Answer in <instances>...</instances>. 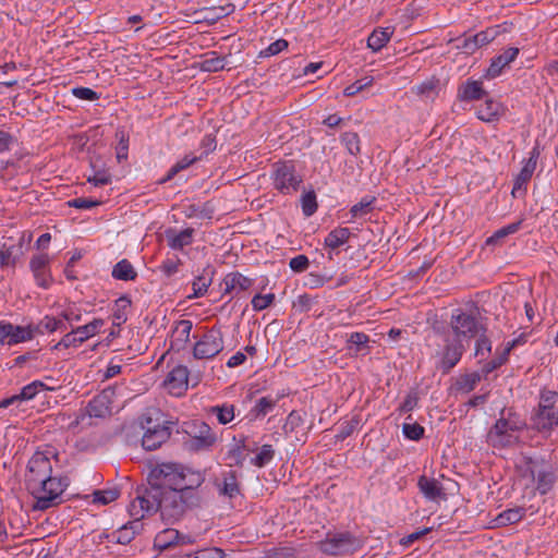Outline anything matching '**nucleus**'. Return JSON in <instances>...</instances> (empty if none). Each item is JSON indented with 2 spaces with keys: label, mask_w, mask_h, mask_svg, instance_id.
Segmentation results:
<instances>
[{
  "label": "nucleus",
  "mask_w": 558,
  "mask_h": 558,
  "mask_svg": "<svg viewBox=\"0 0 558 558\" xmlns=\"http://www.w3.org/2000/svg\"><path fill=\"white\" fill-rule=\"evenodd\" d=\"M198 504L195 489L163 490L144 488L136 492L129 506L130 515L138 521L160 511L163 521L172 523L182 518L185 511Z\"/></svg>",
  "instance_id": "obj_1"
},
{
  "label": "nucleus",
  "mask_w": 558,
  "mask_h": 558,
  "mask_svg": "<svg viewBox=\"0 0 558 558\" xmlns=\"http://www.w3.org/2000/svg\"><path fill=\"white\" fill-rule=\"evenodd\" d=\"M202 476L181 463L165 461L150 465L149 488L163 490L195 489L202 484Z\"/></svg>",
  "instance_id": "obj_2"
},
{
  "label": "nucleus",
  "mask_w": 558,
  "mask_h": 558,
  "mask_svg": "<svg viewBox=\"0 0 558 558\" xmlns=\"http://www.w3.org/2000/svg\"><path fill=\"white\" fill-rule=\"evenodd\" d=\"M141 428L144 430L142 446L145 450H156L166 442L170 435V426L157 409H148L140 418Z\"/></svg>",
  "instance_id": "obj_3"
},
{
  "label": "nucleus",
  "mask_w": 558,
  "mask_h": 558,
  "mask_svg": "<svg viewBox=\"0 0 558 558\" xmlns=\"http://www.w3.org/2000/svg\"><path fill=\"white\" fill-rule=\"evenodd\" d=\"M525 426L524 422L514 413L505 410L501 416L487 433V442L494 448H507L515 445L519 440L518 433Z\"/></svg>",
  "instance_id": "obj_4"
},
{
  "label": "nucleus",
  "mask_w": 558,
  "mask_h": 558,
  "mask_svg": "<svg viewBox=\"0 0 558 558\" xmlns=\"http://www.w3.org/2000/svg\"><path fill=\"white\" fill-rule=\"evenodd\" d=\"M37 486H32L29 492L35 498L34 510H47L61 502V495L69 486L68 478L52 476L39 481Z\"/></svg>",
  "instance_id": "obj_5"
},
{
  "label": "nucleus",
  "mask_w": 558,
  "mask_h": 558,
  "mask_svg": "<svg viewBox=\"0 0 558 558\" xmlns=\"http://www.w3.org/2000/svg\"><path fill=\"white\" fill-rule=\"evenodd\" d=\"M449 326L452 332V338L470 344V341L476 338L482 331H485L484 326L481 324L476 310L465 311L463 308H456L450 316Z\"/></svg>",
  "instance_id": "obj_6"
},
{
  "label": "nucleus",
  "mask_w": 558,
  "mask_h": 558,
  "mask_svg": "<svg viewBox=\"0 0 558 558\" xmlns=\"http://www.w3.org/2000/svg\"><path fill=\"white\" fill-rule=\"evenodd\" d=\"M533 421L538 430H550L558 425V392L546 390L541 393Z\"/></svg>",
  "instance_id": "obj_7"
},
{
  "label": "nucleus",
  "mask_w": 558,
  "mask_h": 558,
  "mask_svg": "<svg viewBox=\"0 0 558 558\" xmlns=\"http://www.w3.org/2000/svg\"><path fill=\"white\" fill-rule=\"evenodd\" d=\"M57 454L54 449L47 448L36 451L28 461L26 483L28 489L37 486L44 478L52 474V460L56 461Z\"/></svg>",
  "instance_id": "obj_8"
},
{
  "label": "nucleus",
  "mask_w": 558,
  "mask_h": 558,
  "mask_svg": "<svg viewBox=\"0 0 558 558\" xmlns=\"http://www.w3.org/2000/svg\"><path fill=\"white\" fill-rule=\"evenodd\" d=\"M271 180L274 187L283 195L295 193L302 183V177L296 173L294 165L290 161L276 163Z\"/></svg>",
  "instance_id": "obj_9"
},
{
  "label": "nucleus",
  "mask_w": 558,
  "mask_h": 558,
  "mask_svg": "<svg viewBox=\"0 0 558 558\" xmlns=\"http://www.w3.org/2000/svg\"><path fill=\"white\" fill-rule=\"evenodd\" d=\"M360 541L349 532L327 534L326 538L318 543L322 553L338 556L353 553L360 548Z\"/></svg>",
  "instance_id": "obj_10"
},
{
  "label": "nucleus",
  "mask_w": 558,
  "mask_h": 558,
  "mask_svg": "<svg viewBox=\"0 0 558 558\" xmlns=\"http://www.w3.org/2000/svg\"><path fill=\"white\" fill-rule=\"evenodd\" d=\"M105 322L101 318H95L90 323L73 328L70 332H66L62 339L57 342L51 350L77 348L89 338L94 337L99 332Z\"/></svg>",
  "instance_id": "obj_11"
},
{
  "label": "nucleus",
  "mask_w": 558,
  "mask_h": 558,
  "mask_svg": "<svg viewBox=\"0 0 558 558\" xmlns=\"http://www.w3.org/2000/svg\"><path fill=\"white\" fill-rule=\"evenodd\" d=\"M524 464V475H530L535 482L536 490L541 495H546L551 490L556 482V474L551 468L538 464L531 458L522 457Z\"/></svg>",
  "instance_id": "obj_12"
},
{
  "label": "nucleus",
  "mask_w": 558,
  "mask_h": 558,
  "mask_svg": "<svg viewBox=\"0 0 558 558\" xmlns=\"http://www.w3.org/2000/svg\"><path fill=\"white\" fill-rule=\"evenodd\" d=\"M223 337L219 328H210L194 344L193 356L197 360H209L223 350Z\"/></svg>",
  "instance_id": "obj_13"
},
{
  "label": "nucleus",
  "mask_w": 558,
  "mask_h": 558,
  "mask_svg": "<svg viewBox=\"0 0 558 558\" xmlns=\"http://www.w3.org/2000/svg\"><path fill=\"white\" fill-rule=\"evenodd\" d=\"M189 435L191 436L190 447L194 450L209 449L217 441L213 428L205 422H193L190 425Z\"/></svg>",
  "instance_id": "obj_14"
},
{
  "label": "nucleus",
  "mask_w": 558,
  "mask_h": 558,
  "mask_svg": "<svg viewBox=\"0 0 558 558\" xmlns=\"http://www.w3.org/2000/svg\"><path fill=\"white\" fill-rule=\"evenodd\" d=\"M50 262L51 259L47 253L33 255L29 260V269L34 280L43 289H48L53 282L50 272Z\"/></svg>",
  "instance_id": "obj_15"
},
{
  "label": "nucleus",
  "mask_w": 558,
  "mask_h": 558,
  "mask_svg": "<svg viewBox=\"0 0 558 558\" xmlns=\"http://www.w3.org/2000/svg\"><path fill=\"white\" fill-rule=\"evenodd\" d=\"M468 347L469 344L459 339L447 338L438 366L441 372L445 374L449 373L460 362Z\"/></svg>",
  "instance_id": "obj_16"
},
{
  "label": "nucleus",
  "mask_w": 558,
  "mask_h": 558,
  "mask_svg": "<svg viewBox=\"0 0 558 558\" xmlns=\"http://www.w3.org/2000/svg\"><path fill=\"white\" fill-rule=\"evenodd\" d=\"M500 33V25L487 27L486 29L481 31L473 36L459 40L460 43L457 45V47L462 49L463 52L470 54L475 52L478 48L484 47L495 40Z\"/></svg>",
  "instance_id": "obj_17"
},
{
  "label": "nucleus",
  "mask_w": 558,
  "mask_h": 558,
  "mask_svg": "<svg viewBox=\"0 0 558 558\" xmlns=\"http://www.w3.org/2000/svg\"><path fill=\"white\" fill-rule=\"evenodd\" d=\"M189 374L186 366H174L163 380L165 389L174 397L183 396L189 387Z\"/></svg>",
  "instance_id": "obj_18"
},
{
  "label": "nucleus",
  "mask_w": 558,
  "mask_h": 558,
  "mask_svg": "<svg viewBox=\"0 0 558 558\" xmlns=\"http://www.w3.org/2000/svg\"><path fill=\"white\" fill-rule=\"evenodd\" d=\"M32 340L29 328L26 326L13 325L7 320H0V343L3 345H15Z\"/></svg>",
  "instance_id": "obj_19"
},
{
  "label": "nucleus",
  "mask_w": 558,
  "mask_h": 558,
  "mask_svg": "<svg viewBox=\"0 0 558 558\" xmlns=\"http://www.w3.org/2000/svg\"><path fill=\"white\" fill-rule=\"evenodd\" d=\"M520 53V49L517 47H509L504 50L502 53L494 57L490 61L488 69L486 70L485 76L487 78L498 77L502 71L513 62Z\"/></svg>",
  "instance_id": "obj_20"
},
{
  "label": "nucleus",
  "mask_w": 558,
  "mask_h": 558,
  "mask_svg": "<svg viewBox=\"0 0 558 558\" xmlns=\"http://www.w3.org/2000/svg\"><path fill=\"white\" fill-rule=\"evenodd\" d=\"M193 323L191 320L181 319L177 322L172 328L170 349L178 352L184 350L190 341Z\"/></svg>",
  "instance_id": "obj_21"
},
{
  "label": "nucleus",
  "mask_w": 558,
  "mask_h": 558,
  "mask_svg": "<svg viewBox=\"0 0 558 558\" xmlns=\"http://www.w3.org/2000/svg\"><path fill=\"white\" fill-rule=\"evenodd\" d=\"M254 284V279L244 276L239 271H232L225 276V294H240L247 291Z\"/></svg>",
  "instance_id": "obj_22"
},
{
  "label": "nucleus",
  "mask_w": 558,
  "mask_h": 558,
  "mask_svg": "<svg viewBox=\"0 0 558 558\" xmlns=\"http://www.w3.org/2000/svg\"><path fill=\"white\" fill-rule=\"evenodd\" d=\"M111 392L104 390L99 395L95 396L86 408V411L90 417H105L110 414L111 411Z\"/></svg>",
  "instance_id": "obj_23"
},
{
  "label": "nucleus",
  "mask_w": 558,
  "mask_h": 558,
  "mask_svg": "<svg viewBox=\"0 0 558 558\" xmlns=\"http://www.w3.org/2000/svg\"><path fill=\"white\" fill-rule=\"evenodd\" d=\"M46 388V385L40 380H34L31 384L24 386L21 392L10 398H5L0 401V408H8L11 404L19 401H29L34 399L39 391Z\"/></svg>",
  "instance_id": "obj_24"
},
{
  "label": "nucleus",
  "mask_w": 558,
  "mask_h": 558,
  "mask_svg": "<svg viewBox=\"0 0 558 558\" xmlns=\"http://www.w3.org/2000/svg\"><path fill=\"white\" fill-rule=\"evenodd\" d=\"M411 92L418 96L423 101H434L440 92V81L436 77H429L411 88Z\"/></svg>",
  "instance_id": "obj_25"
},
{
  "label": "nucleus",
  "mask_w": 558,
  "mask_h": 558,
  "mask_svg": "<svg viewBox=\"0 0 558 558\" xmlns=\"http://www.w3.org/2000/svg\"><path fill=\"white\" fill-rule=\"evenodd\" d=\"M194 229L186 228L181 231H175L173 229L166 231V239L168 245L172 250H183L185 246H189L193 243Z\"/></svg>",
  "instance_id": "obj_26"
},
{
  "label": "nucleus",
  "mask_w": 558,
  "mask_h": 558,
  "mask_svg": "<svg viewBox=\"0 0 558 558\" xmlns=\"http://www.w3.org/2000/svg\"><path fill=\"white\" fill-rule=\"evenodd\" d=\"M417 486L420 492L428 500L435 501L445 495L441 484L437 480L429 478L425 475L420 476Z\"/></svg>",
  "instance_id": "obj_27"
},
{
  "label": "nucleus",
  "mask_w": 558,
  "mask_h": 558,
  "mask_svg": "<svg viewBox=\"0 0 558 558\" xmlns=\"http://www.w3.org/2000/svg\"><path fill=\"white\" fill-rule=\"evenodd\" d=\"M283 396L284 395H278L277 397L265 396L259 398L251 409L250 415L254 420L265 417L275 409L276 404Z\"/></svg>",
  "instance_id": "obj_28"
},
{
  "label": "nucleus",
  "mask_w": 558,
  "mask_h": 558,
  "mask_svg": "<svg viewBox=\"0 0 558 558\" xmlns=\"http://www.w3.org/2000/svg\"><path fill=\"white\" fill-rule=\"evenodd\" d=\"M483 84L480 81H466L459 89V98L465 101L478 100L485 96Z\"/></svg>",
  "instance_id": "obj_29"
},
{
  "label": "nucleus",
  "mask_w": 558,
  "mask_h": 558,
  "mask_svg": "<svg viewBox=\"0 0 558 558\" xmlns=\"http://www.w3.org/2000/svg\"><path fill=\"white\" fill-rule=\"evenodd\" d=\"M393 31L390 27L375 29L367 38V47L374 52L379 51L390 40Z\"/></svg>",
  "instance_id": "obj_30"
},
{
  "label": "nucleus",
  "mask_w": 558,
  "mask_h": 558,
  "mask_svg": "<svg viewBox=\"0 0 558 558\" xmlns=\"http://www.w3.org/2000/svg\"><path fill=\"white\" fill-rule=\"evenodd\" d=\"M350 235L351 231L349 228H336L326 235L325 246L330 250H337L349 241Z\"/></svg>",
  "instance_id": "obj_31"
},
{
  "label": "nucleus",
  "mask_w": 558,
  "mask_h": 558,
  "mask_svg": "<svg viewBox=\"0 0 558 558\" xmlns=\"http://www.w3.org/2000/svg\"><path fill=\"white\" fill-rule=\"evenodd\" d=\"M218 489L220 494L229 498H234L240 494L238 478L233 471L223 474L221 483L218 484Z\"/></svg>",
  "instance_id": "obj_32"
},
{
  "label": "nucleus",
  "mask_w": 558,
  "mask_h": 558,
  "mask_svg": "<svg viewBox=\"0 0 558 558\" xmlns=\"http://www.w3.org/2000/svg\"><path fill=\"white\" fill-rule=\"evenodd\" d=\"M234 11V4L227 3L225 5L202 9L203 19L208 23H216L218 20L230 15Z\"/></svg>",
  "instance_id": "obj_33"
},
{
  "label": "nucleus",
  "mask_w": 558,
  "mask_h": 558,
  "mask_svg": "<svg viewBox=\"0 0 558 558\" xmlns=\"http://www.w3.org/2000/svg\"><path fill=\"white\" fill-rule=\"evenodd\" d=\"M111 275L114 279L122 281H132L137 277V272L128 259L118 262L113 266Z\"/></svg>",
  "instance_id": "obj_34"
},
{
  "label": "nucleus",
  "mask_w": 558,
  "mask_h": 558,
  "mask_svg": "<svg viewBox=\"0 0 558 558\" xmlns=\"http://www.w3.org/2000/svg\"><path fill=\"white\" fill-rule=\"evenodd\" d=\"M234 411L235 407L227 402L214 405L209 409V413L214 414L221 425H227L234 420Z\"/></svg>",
  "instance_id": "obj_35"
},
{
  "label": "nucleus",
  "mask_w": 558,
  "mask_h": 558,
  "mask_svg": "<svg viewBox=\"0 0 558 558\" xmlns=\"http://www.w3.org/2000/svg\"><path fill=\"white\" fill-rule=\"evenodd\" d=\"M179 539V531L175 529H165L159 532L155 537V547L160 550H166L177 545Z\"/></svg>",
  "instance_id": "obj_36"
},
{
  "label": "nucleus",
  "mask_w": 558,
  "mask_h": 558,
  "mask_svg": "<svg viewBox=\"0 0 558 558\" xmlns=\"http://www.w3.org/2000/svg\"><path fill=\"white\" fill-rule=\"evenodd\" d=\"M131 306V300L128 296H121L114 302L112 324L121 326L128 319V310Z\"/></svg>",
  "instance_id": "obj_37"
},
{
  "label": "nucleus",
  "mask_w": 558,
  "mask_h": 558,
  "mask_svg": "<svg viewBox=\"0 0 558 558\" xmlns=\"http://www.w3.org/2000/svg\"><path fill=\"white\" fill-rule=\"evenodd\" d=\"M525 515L524 507H514L504 510L496 518L498 525L514 524L521 521Z\"/></svg>",
  "instance_id": "obj_38"
},
{
  "label": "nucleus",
  "mask_w": 558,
  "mask_h": 558,
  "mask_svg": "<svg viewBox=\"0 0 558 558\" xmlns=\"http://www.w3.org/2000/svg\"><path fill=\"white\" fill-rule=\"evenodd\" d=\"M199 158L193 154L185 155L183 158L178 160L167 172L166 177L160 180V183H166L172 180L179 172L187 169L190 166L195 163Z\"/></svg>",
  "instance_id": "obj_39"
},
{
  "label": "nucleus",
  "mask_w": 558,
  "mask_h": 558,
  "mask_svg": "<svg viewBox=\"0 0 558 558\" xmlns=\"http://www.w3.org/2000/svg\"><path fill=\"white\" fill-rule=\"evenodd\" d=\"M57 317L46 315L36 325L26 326L31 330L32 339L35 335L52 333L56 331Z\"/></svg>",
  "instance_id": "obj_40"
},
{
  "label": "nucleus",
  "mask_w": 558,
  "mask_h": 558,
  "mask_svg": "<svg viewBox=\"0 0 558 558\" xmlns=\"http://www.w3.org/2000/svg\"><path fill=\"white\" fill-rule=\"evenodd\" d=\"M92 173L87 175V182L95 186L108 185L111 183V173L106 168H98L95 162L92 161Z\"/></svg>",
  "instance_id": "obj_41"
},
{
  "label": "nucleus",
  "mask_w": 558,
  "mask_h": 558,
  "mask_svg": "<svg viewBox=\"0 0 558 558\" xmlns=\"http://www.w3.org/2000/svg\"><path fill=\"white\" fill-rule=\"evenodd\" d=\"M514 343L515 341L505 348L500 353H496V355L490 361L484 363L482 367L483 374L488 375L489 373L502 366L508 361L509 352L511 348H513Z\"/></svg>",
  "instance_id": "obj_42"
},
{
  "label": "nucleus",
  "mask_w": 558,
  "mask_h": 558,
  "mask_svg": "<svg viewBox=\"0 0 558 558\" xmlns=\"http://www.w3.org/2000/svg\"><path fill=\"white\" fill-rule=\"evenodd\" d=\"M521 223H522L521 221L512 222V223H509V225L496 230L493 233V235H490L486 240V245L499 244L501 242V240L505 239L506 236L518 232L521 228Z\"/></svg>",
  "instance_id": "obj_43"
},
{
  "label": "nucleus",
  "mask_w": 558,
  "mask_h": 558,
  "mask_svg": "<svg viewBox=\"0 0 558 558\" xmlns=\"http://www.w3.org/2000/svg\"><path fill=\"white\" fill-rule=\"evenodd\" d=\"M211 281H213L211 276L209 274H206V269H205L202 275L197 276L194 279V281L192 283L193 294L190 295L189 298L197 299V298L204 296L207 293V290H208L209 286L211 284Z\"/></svg>",
  "instance_id": "obj_44"
},
{
  "label": "nucleus",
  "mask_w": 558,
  "mask_h": 558,
  "mask_svg": "<svg viewBox=\"0 0 558 558\" xmlns=\"http://www.w3.org/2000/svg\"><path fill=\"white\" fill-rule=\"evenodd\" d=\"M226 66L225 57H219L215 51L207 54L202 62V70L206 72H218L223 70Z\"/></svg>",
  "instance_id": "obj_45"
},
{
  "label": "nucleus",
  "mask_w": 558,
  "mask_h": 558,
  "mask_svg": "<svg viewBox=\"0 0 558 558\" xmlns=\"http://www.w3.org/2000/svg\"><path fill=\"white\" fill-rule=\"evenodd\" d=\"M403 436L413 441H418L424 437L425 428L416 422H405L402 424Z\"/></svg>",
  "instance_id": "obj_46"
},
{
  "label": "nucleus",
  "mask_w": 558,
  "mask_h": 558,
  "mask_svg": "<svg viewBox=\"0 0 558 558\" xmlns=\"http://www.w3.org/2000/svg\"><path fill=\"white\" fill-rule=\"evenodd\" d=\"M275 457V450L271 445H263L258 453L252 459V463L257 468H264Z\"/></svg>",
  "instance_id": "obj_47"
},
{
  "label": "nucleus",
  "mask_w": 558,
  "mask_h": 558,
  "mask_svg": "<svg viewBox=\"0 0 558 558\" xmlns=\"http://www.w3.org/2000/svg\"><path fill=\"white\" fill-rule=\"evenodd\" d=\"M499 105L493 100H487L484 106L477 109V118L485 122H490L498 116Z\"/></svg>",
  "instance_id": "obj_48"
},
{
  "label": "nucleus",
  "mask_w": 558,
  "mask_h": 558,
  "mask_svg": "<svg viewBox=\"0 0 558 558\" xmlns=\"http://www.w3.org/2000/svg\"><path fill=\"white\" fill-rule=\"evenodd\" d=\"M341 142L345 146L347 150L353 155L357 156L361 151V142L360 136L355 132H345L341 136Z\"/></svg>",
  "instance_id": "obj_49"
},
{
  "label": "nucleus",
  "mask_w": 558,
  "mask_h": 558,
  "mask_svg": "<svg viewBox=\"0 0 558 558\" xmlns=\"http://www.w3.org/2000/svg\"><path fill=\"white\" fill-rule=\"evenodd\" d=\"M375 197L365 196L357 204L353 205L350 214L353 218H360L369 214L373 209Z\"/></svg>",
  "instance_id": "obj_50"
},
{
  "label": "nucleus",
  "mask_w": 558,
  "mask_h": 558,
  "mask_svg": "<svg viewBox=\"0 0 558 558\" xmlns=\"http://www.w3.org/2000/svg\"><path fill=\"white\" fill-rule=\"evenodd\" d=\"M302 211L304 216L311 217L317 210L316 194L313 190L304 193L301 197Z\"/></svg>",
  "instance_id": "obj_51"
},
{
  "label": "nucleus",
  "mask_w": 558,
  "mask_h": 558,
  "mask_svg": "<svg viewBox=\"0 0 558 558\" xmlns=\"http://www.w3.org/2000/svg\"><path fill=\"white\" fill-rule=\"evenodd\" d=\"M369 337L364 332H352L348 338V343L354 347V353L357 354L364 349H368Z\"/></svg>",
  "instance_id": "obj_52"
},
{
  "label": "nucleus",
  "mask_w": 558,
  "mask_h": 558,
  "mask_svg": "<svg viewBox=\"0 0 558 558\" xmlns=\"http://www.w3.org/2000/svg\"><path fill=\"white\" fill-rule=\"evenodd\" d=\"M485 331H482L477 336V340L475 343V356L480 359V362H482L488 353L492 351V342L490 340L484 335Z\"/></svg>",
  "instance_id": "obj_53"
},
{
  "label": "nucleus",
  "mask_w": 558,
  "mask_h": 558,
  "mask_svg": "<svg viewBox=\"0 0 558 558\" xmlns=\"http://www.w3.org/2000/svg\"><path fill=\"white\" fill-rule=\"evenodd\" d=\"M374 78L372 76H366L361 80H356L354 83L347 86L343 90L344 96L352 97L373 85Z\"/></svg>",
  "instance_id": "obj_54"
},
{
  "label": "nucleus",
  "mask_w": 558,
  "mask_h": 558,
  "mask_svg": "<svg viewBox=\"0 0 558 558\" xmlns=\"http://www.w3.org/2000/svg\"><path fill=\"white\" fill-rule=\"evenodd\" d=\"M275 299L276 296L274 293H257L253 296L251 304L255 312H260L269 307L275 302Z\"/></svg>",
  "instance_id": "obj_55"
},
{
  "label": "nucleus",
  "mask_w": 558,
  "mask_h": 558,
  "mask_svg": "<svg viewBox=\"0 0 558 558\" xmlns=\"http://www.w3.org/2000/svg\"><path fill=\"white\" fill-rule=\"evenodd\" d=\"M482 376L478 373H471L462 376L458 381L459 388L465 392L472 391L481 381Z\"/></svg>",
  "instance_id": "obj_56"
},
{
  "label": "nucleus",
  "mask_w": 558,
  "mask_h": 558,
  "mask_svg": "<svg viewBox=\"0 0 558 558\" xmlns=\"http://www.w3.org/2000/svg\"><path fill=\"white\" fill-rule=\"evenodd\" d=\"M93 496L94 502L108 505L119 497V492L117 489L96 490Z\"/></svg>",
  "instance_id": "obj_57"
},
{
  "label": "nucleus",
  "mask_w": 558,
  "mask_h": 558,
  "mask_svg": "<svg viewBox=\"0 0 558 558\" xmlns=\"http://www.w3.org/2000/svg\"><path fill=\"white\" fill-rule=\"evenodd\" d=\"M72 95L81 100L95 101L100 98L99 94L89 87H74Z\"/></svg>",
  "instance_id": "obj_58"
},
{
  "label": "nucleus",
  "mask_w": 558,
  "mask_h": 558,
  "mask_svg": "<svg viewBox=\"0 0 558 558\" xmlns=\"http://www.w3.org/2000/svg\"><path fill=\"white\" fill-rule=\"evenodd\" d=\"M101 202L97 199L86 198V197H76L73 199H70L68 202L69 207H73L76 209H92L98 205H100Z\"/></svg>",
  "instance_id": "obj_59"
},
{
  "label": "nucleus",
  "mask_w": 558,
  "mask_h": 558,
  "mask_svg": "<svg viewBox=\"0 0 558 558\" xmlns=\"http://www.w3.org/2000/svg\"><path fill=\"white\" fill-rule=\"evenodd\" d=\"M418 403V396L417 392L411 391L407 395L402 403L399 405L398 411L402 413H408L413 411Z\"/></svg>",
  "instance_id": "obj_60"
},
{
  "label": "nucleus",
  "mask_w": 558,
  "mask_h": 558,
  "mask_svg": "<svg viewBox=\"0 0 558 558\" xmlns=\"http://www.w3.org/2000/svg\"><path fill=\"white\" fill-rule=\"evenodd\" d=\"M17 258L13 255V247L0 250V268L14 267Z\"/></svg>",
  "instance_id": "obj_61"
},
{
  "label": "nucleus",
  "mask_w": 558,
  "mask_h": 558,
  "mask_svg": "<svg viewBox=\"0 0 558 558\" xmlns=\"http://www.w3.org/2000/svg\"><path fill=\"white\" fill-rule=\"evenodd\" d=\"M288 48V41L286 39H277L271 43L265 50L260 53L265 57L276 56Z\"/></svg>",
  "instance_id": "obj_62"
},
{
  "label": "nucleus",
  "mask_w": 558,
  "mask_h": 558,
  "mask_svg": "<svg viewBox=\"0 0 558 558\" xmlns=\"http://www.w3.org/2000/svg\"><path fill=\"white\" fill-rule=\"evenodd\" d=\"M289 266L295 272H303L308 268L310 260L307 256L301 254L291 258Z\"/></svg>",
  "instance_id": "obj_63"
},
{
  "label": "nucleus",
  "mask_w": 558,
  "mask_h": 558,
  "mask_svg": "<svg viewBox=\"0 0 558 558\" xmlns=\"http://www.w3.org/2000/svg\"><path fill=\"white\" fill-rule=\"evenodd\" d=\"M61 317L72 326L82 320V313L78 308L70 306L61 312Z\"/></svg>",
  "instance_id": "obj_64"
}]
</instances>
